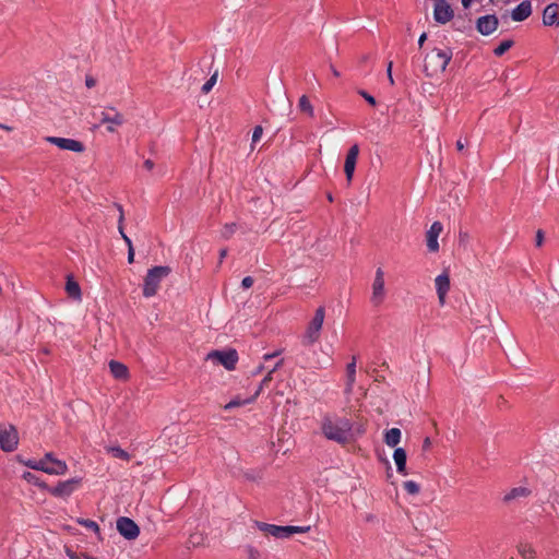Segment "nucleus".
I'll return each instance as SVG.
<instances>
[{"mask_svg":"<svg viewBox=\"0 0 559 559\" xmlns=\"http://www.w3.org/2000/svg\"><path fill=\"white\" fill-rule=\"evenodd\" d=\"M79 483L80 479L76 478L68 479L66 481L58 483V485L52 488H48V491L55 497H69Z\"/></svg>","mask_w":559,"mask_h":559,"instance_id":"obj_15","label":"nucleus"},{"mask_svg":"<svg viewBox=\"0 0 559 559\" xmlns=\"http://www.w3.org/2000/svg\"><path fill=\"white\" fill-rule=\"evenodd\" d=\"M23 478L25 480H27L28 483H33V484L38 485V486H43L41 484H39L37 481V477L33 473H31V472L24 473Z\"/></svg>","mask_w":559,"mask_h":559,"instance_id":"obj_42","label":"nucleus"},{"mask_svg":"<svg viewBox=\"0 0 559 559\" xmlns=\"http://www.w3.org/2000/svg\"><path fill=\"white\" fill-rule=\"evenodd\" d=\"M393 459L396 465V471L402 475H407L406 460L407 454L403 448H396L393 453Z\"/></svg>","mask_w":559,"mask_h":559,"instance_id":"obj_22","label":"nucleus"},{"mask_svg":"<svg viewBox=\"0 0 559 559\" xmlns=\"http://www.w3.org/2000/svg\"><path fill=\"white\" fill-rule=\"evenodd\" d=\"M67 555H68V557H69L70 559H84V555H85V554H81V555H79V554H76V552H74V551H72V550H70V549H67Z\"/></svg>","mask_w":559,"mask_h":559,"instance_id":"obj_46","label":"nucleus"},{"mask_svg":"<svg viewBox=\"0 0 559 559\" xmlns=\"http://www.w3.org/2000/svg\"><path fill=\"white\" fill-rule=\"evenodd\" d=\"M532 14V3L530 0L522 1L511 12V17L515 22L525 21Z\"/></svg>","mask_w":559,"mask_h":559,"instance_id":"obj_18","label":"nucleus"},{"mask_svg":"<svg viewBox=\"0 0 559 559\" xmlns=\"http://www.w3.org/2000/svg\"><path fill=\"white\" fill-rule=\"evenodd\" d=\"M19 444L17 430L13 425L0 427V448L5 452H12Z\"/></svg>","mask_w":559,"mask_h":559,"instance_id":"obj_8","label":"nucleus"},{"mask_svg":"<svg viewBox=\"0 0 559 559\" xmlns=\"http://www.w3.org/2000/svg\"><path fill=\"white\" fill-rule=\"evenodd\" d=\"M117 531L128 540H134L140 535V527L138 524L127 516H120L117 520Z\"/></svg>","mask_w":559,"mask_h":559,"instance_id":"obj_9","label":"nucleus"},{"mask_svg":"<svg viewBox=\"0 0 559 559\" xmlns=\"http://www.w3.org/2000/svg\"><path fill=\"white\" fill-rule=\"evenodd\" d=\"M263 134V129L261 126H257L254 129H253V133H252V144L257 143L261 136Z\"/></svg>","mask_w":559,"mask_h":559,"instance_id":"obj_39","label":"nucleus"},{"mask_svg":"<svg viewBox=\"0 0 559 559\" xmlns=\"http://www.w3.org/2000/svg\"><path fill=\"white\" fill-rule=\"evenodd\" d=\"M438 299L441 306L445 302V296L450 289V277L447 272L438 275L435 280Z\"/></svg>","mask_w":559,"mask_h":559,"instance_id":"obj_17","label":"nucleus"},{"mask_svg":"<svg viewBox=\"0 0 559 559\" xmlns=\"http://www.w3.org/2000/svg\"><path fill=\"white\" fill-rule=\"evenodd\" d=\"M392 67H393V63H392V61H390L386 67V73H388V79H389L391 85L394 84V79L392 75Z\"/></svg>","mask_w":559,"mask_h":559,"instance_id":"obj_45","label":"nucleus"},{"mask_svg":"<svg viewBox=\"0 0 559 559\" xmlns=\"http://www.w3.org/2000/svg\"><path fill=\"white\" fill-rule=\"evenodd\" d=\"M358 155H359L358 144L352 145L346 154L345 164H344V173H345L346 180H347L348 185L353 180Z\"/></svg>","mask_w":559,"mask_h":559,"instance_id":"obj_13","label":"nucleus"},{"mask_svg":"<svg viewBox=\"0 0 559 559\" xmlns=\"http://www.w3.org/2000/svg\"><path fill=\"white\" fill-rule=\"evenodd\" d=\"M258 526L261 531L276 538H287L295 533H306L310 530V526H280L267 523H258Z\"/></svg>","mask_w":559,"mask_h":559,"instance_id":"obj_5","label":"nucleus"},{"mask_svg":"<svg viewBox=\"0 0 559 559\" xmlns=\"http://www.w3.org/2000/svg\"><path fill=\"white\" fill-rule=\"evenodd\" d=\"M206 360H211L214 364L222 365L227 370H234L238 361V354L236 349L212 350L207 354Z\"/></svg>","mask_w":559,"mask_h":559,"instance_id":"obj_6","label":"nucleus"},{"mask_svg":"<svg viewBox=\"0 0 559 559\" xmlns=\"http://www.w3.org/2000/svg\"><path fill=\"white\" fill-rule=\"evenodd\" d=\"M330 68L335 78H338L341 75V73L334 68V66L331 64Z\"/></svg>","mask_w":559,"mask_h":559,"instance_id":"obj_56","label":"nucleus"},{"mask_svg":"<svg viewBox=\"0 0 559 559\" xmlns=\"http://www.w3.org/2000/svg\"><path fill=\"white\" fill-rule=\"evenodd\" d=\"M68 471L67 463L61 460H53L49 464L44 463V473L49 475H64Z\"/></svg>","mask_w":559,"mask_h":559,"instance_id":"obj_20","label":"nucleus"},{"mask_svg":"<svg viewBox=\"0 0 559 559\" xmlns=\"http://www.w3.org/2000/svg\"><path fill=\"white\" fill-rule=\"evenodd\" d=\"M126 119L115 107L107 106L99 114V123L107 124L108 132H115L117 127L124 123Z\"/></svg>","mask_w":559,"mask_h":559,"instance_id":"obj_7","label":"nucleus"},{"mask_svg":"<svg viewBox=\"0 0 559 559\" xmlns=\"http://www.w3.org/2000/svg\"><path fill=\"white\" fill-rule=\"evenodd\" d=\"M119 233H120V235H121L122 239L124 240L126 245H127L128 247H130V245H132V241H131V239H130V238L124 234L123 228H122V229H119Z\"/></svg>","mask_w":559,"mask_h":559,"instance_id":"obj_50","label":"nucleus"},{"mask_svg":"<svg viewBox=\"0 0 559 559\" xmlns=\"http://www.w3.org/2000/svg\"><path fill=\"white\" fill-rule=\"evenodd\" d=\"M453 52L451 49L441 50L433 49L430 53H427L424 60V72L428 78H432L439 72H443L447 66L451 61Z\"/></svg>","mask_w":559,"mask_h":559,"instance_id":"obj_2","label":"nucleus"},{"mask_svg":"<svg viewBox=\"0 0 559 559\" xmlns=\"http://www.w3.org/2000/svg\"><path fill=\"white\" fill-rule=\"evenodd\" d=\"M236 227L235 223L226 224L222 230V237L225 239L230 238L236 231Z\"/></svg>","mask_w":559,"mask_h":559,"instance_id":"obj_36","label":"nucleus"},{"mask_svg":"<svg viewBox=\"0 0 559 559\" xmlns=\"http://www.w3.org/2000/svg\"><path fill=\"white\" fill-rule=\"evenodd\" d=\"M66 292L68 296L74 300H81L82 298L80 285L76 281H74L72 275L67 276Z\"/></svg>","mask_w":559,"mask_h":559,"instance_id":"obj_23","label":"nucleus"},{"mask_svg":"<svg viewBox=\"0 0 559 559\" xmlns=\"http://www.w3.org/2000/svg\"><path fill=\"white\" fill-rule=\"evenodd\" d=\"M133 261H134V249H133V246L130 245V247H128V262L132 263Z\"/></svg>","mask_w":559,"mask_h":559,"instance_id":"obj_49","label":"nucleus"},{"mask_svg":"<svg viewBox=\"0 0 559 559\" xmlns=\"http://www.w3.org/2000/svg\"><path fill=\"white\" fill-rule=\"evenodd\" d=\"M473 0H462V4L464 8H468Z\"/></svg>","mask_w":559,"mask_h":559,"instance_id":"obj_57","label":"nucleus"},{"mask_svg":"<svg viewBox=\"0 0 559 559\" xmlns=\"http://www.w3.org/2000/svg\"><path fill=\"white\" fill-rule=\"evenodd\" d=\"M217 72H215L202 86V92L204 94H207L212 88L213 86L215 85L216 81H217Z\"/></svg>","mask_w":559,"mask_h":559,"instance_id":"obj_35","label":"nucleus"},{"mask_svg":"<svg viewBox=\"0 0 559 559\" xmlns=\"http://www.w3.org/2000/svg\"><path fill=\"white\" fill-rule=\"evenodd\" d=\"M283 365V359L278 360L274 368L272 370L269 371V373L263 378V380L261 381L259 388L257 390H260V392L262 391L263 386L264 385H267L269 382L272 381V373L277 370L281 366Z\"/></svg>","mask_w":559,"mask_h":559,"instance_id":"obj_32","label":"nucleus"},{"mask_svg":"<svg viewBox=\"0 0 559 559\" xmlns=\"http://www.w3.org/2000/svg\"><path fill=\"white\" fill-rule=\"evenodd\" d=\"M275 356H277V353H274V354H266V355H264V359H265V360H269V359H271V358H273V357H275Z\"/></svg>","mask_w":559,"mask_h":559,"instance_id":"obj_58","label":"nucleus"},{"mask_svg":"<svg viewBox=\"0 0 559 559\" xmlns=\"http://www.w3.org/2000/svg\"><path fill=\"white\" fill-rule=\"evenodd\" d=\"M367 59H368V56H364V57L361 58V61H362V62H365V61H367Z\"/></svg>","mask_w":559,"mask_h":559,"instance_id":"obj_63","label":"nucleus"},{"mask_svg":"<svg viewBox=\"0 0 559 559\" xmlns=\"http://www.w3.org/2000/svg\"><path fill=\"white\" fill-rule=\"evenodd\" d=\"M427 39V34L426 33H423L420 36H419V39H418V46L419 47H423L425 40Z\"/></svg>","mask_w":559,"mask_h":559,"instance_id":"obj_54","label":"nucleus"},{"mask_svg":"<svg viewBox=\"0 0 559 559\" xmlns=\"http://www.w3.org/2000/svg\"><path fill=\"white\" fill-rule=\"evenodd\" d=\"M115 206L117 207L119 212V218H118V229H122L123 221H124V213L121 204L116 203Z\"/></svg>","mask_w":559,"mask_h":559,"instance_id":"obj_40","label":"nucleus"},{"mask_svg":"<svg viewBox=\"0 0 559 559\" xmlns=\"http://www.w3.org/2000/svg\"><path fill=\"white\" fill-rule=\"evenodd\" d=\"M544 231L542 229H538L536 231V238H535V243H536V247H540L544 242Z\"/></svg>","mask_w":559,"mask_h":559,"instance_id":"obj_44","label":"nucleus"},{"mask_svg":"<svg viewBox=\"0 0 559 559\" xmlns=\"http://www.w3.org/2000/svg\"><path fill=\"white\" fill-rule=\"evenodd\" d=\"M401 430L399 428H391L386 430L384 435V442L386 445L394 448L396 447L401 441Z\"/></svg>","mask_w":559,"mask_h":559,"instance_id":"obj_26","label":"nucleus"},{"mask_svg":"<svg viewBox=\"0 0 559 559\" xmlns=\"http://www.w3.org/2000/svg\"><path fill=\"white\" fill-rule=\"evenodd\" d=\"M253 283L254 280L251 276H246L241 282V286L242 288L248 289L253 285Z\"/></svg>","mask_w":559,"mask_h":559,"instance_id":"obj_43","label":"nucleus"},{"mask_svg":"<svg viewBox=\"0 0 559 559\" xmlns=\"http://www.w3.org/2000/svg\"><path fill=\"white\" fill-rule=\"evenodd\" d=\"M499 25V20L495 14H488L478 17L476 29L484 36L491 35Z\"/></svg>","mask_w":559,"mask_h":559,"instance_id":"obj_12","label":"nucleus"},{"mask_svg":"<svg viewBox=\"0 0 559 559\" xmlns=\"http://www.w3.org/2000/svg\"><path fill=\"white\" fill-rule=\"evenodd\" d=\"M513 40L511 39H507V40H502L493 50V53L497 56V57H501L504 52H507L512 46H513Z\"/></svg>","mask_w":559,"mask_h":559,"instance_id":"obj_31","label":"nucleus"},{"mask_svg":"<svg viewBox=\"0 0 559 559\" xmlns=\"http://www.w3.org/2000/svg\"><path fill=\"white\" fill-rule=\"evenodd\" d=\"M442 230V224L440 222H433L427 231V248L430 252H437L439 250L438 237Z\"/></svg>","mask_w":559,"mask_h":559,"instance_id":"obj_16","label":"nucleus"},{"mask_svg":"<svg viewBox=\"0 0 559 559\" xmlns=\"http://www.w3.org/2000/svg\"><path fill=\"white\" fill-rule=\"evenodd\" d=\"M46 140L47 142L58 146L61 150L72 151L76 153H82L85 150L84 144L78 140L58 136H48Z\"/></svg>","mask_w":559,"mask_h":559,"instance_id":"obj_11","label":"nucleus"},{"mask_svg":"<svg viewBox=\"0 0 559 559\" xmlns=\"http://www.w3.org/2000/svg\"><path fill=\"white\" fill-rule=\"evenodd\" d=\"M25 466L32 468V469H37V471H41L44 472V463L45 462H41L40 460H27L25 462H23Z\"/></svg>","mask_w":559,"mask_h":559,"instance_id":"obj_37","label":"nucleus"},{"mask_svg":"<svg viewBox=\"0 0 559 559\" xmlns=\"http://www.w3.org/2000/svg\"><path fill=\"white\" fill-rule=\"evenodd\" d=\"M109 369L115 379L123 381L129 379V369L124 364L117 360H110Z\"/></svg>","mask_w":559,"mask_h":559,"instance_id":"obj_19","label":"nucleus"},{"mask_svg":"<svg viewBox=\"0 0 559 559\" xmlns=\"http://www.w3.org/2000/svg\"><path fill=\"white\" fill-rule=\"evenodd\" d=\"M259 394H260V390H257L254 392V394L252 396L248 397V399L241 400L239 397H236V399L231 400L229 403H227L224 406V408L225 409H231V408H235V407H238V406L250 404V403L255 401V399L259 396Z\"/></svg>","mask_w":559,"mask_h":559,"instance_id":"obj_28","label":"nucleus"},{"mask_svg":"<svg viewBox=\"0 0 559 559\" xmlns=\"http://www.w3.org/2000/svg\"><path fill=\"white\" fill-rule=\"evenodd\" d=\"M464 146L465 145H464V143L461 140L456 141V148H457V151H463Z\"/></svg>","mask_w":559,"mask_h":559,"instance_id":"obj_55","label":"nucleus"},{"mask_svg":"<svg viewBox=\"0 0 559 559\" xmlns=\"http://www.w3.org/2000/svg\"><path fill=\"white\" fill-rule=\"evenodd\" d=\"M404 489L409 495H417L420 491L419 485L414 480H407L403 484Z\"/></svg>","mask_w":559,"mask_h":559,"instance_id":"obj_34","label":"nucleus"},{"mask_svg":"<svg viewBox=\"0 0 559 559\" xmlns=\"http://www.w3.org/2000/svg\"><path fill=\"white\" fill-rule=\"evenodd\" d=\"M559 5L554 2L548 4L543 12V23L546 26L555 25L558 20Z\"/></svg>","mask_w":559,"mask_h":559,"instance_id":"obj_21","label":"nucleus"},{"mask_svg":"<svg viewBox=\"0 0 559 559\" xmlns=\"http://www.w3.org/2000/svg\"><path fill=\"white\" fill-rule=\"evenodd\" d=\"M358 94L360 96H362L366 99V102L368 104H370L371 106H376L377 105L376 98L373 96H371L370 94H368L366 91L359 90Z\"/></svg>","mask_w":559,"mask_h":559,"instance_id":"obj_38","label":"nucleus"},{"mask_svg":"<svg viewBox=\"0 0 559 559\" xmlns=\"http://www.w3.org/2000/svg\"><path fill=\"white\" fill-rule=\"evenodd\" d=\"M384 272L381 267H379L376 271V276L372 283L371 302L374 306L381 305L384 299Z\"/></svg>","mask_w":559,"mask_h":559,"instance_id":"obj_10","label":"nucleus"},{"mask_svg":"<svg viewBox=\"0 0 559 559\" xmlns=\"http://www.w3.org/2000/svg\"><path fill=\"white\" fill-rule=\"evenodd\" d=\"M453 15V10L447 1L435 3L433 17L436 22L445 24L452 20Z\"/></svg>","mask_w":559,"mask_h":559,"instance_id":"obj_14","label":"nucleus"},{"mask_svg":"<svg viewBox=\"0 0 559 559\" xmlns=\"http://www.w3.org/2000/svg\"><path fill=\"white\" fill-rule=\"evenodd\" d=\"M323 436L340 444H346L352 439V423L347 418H331L325 416L321 423Z\"/></svg>","mask_w":559,"mask_h":559,"instance_id":"obj_1","label":"nucleus"},{"mask_svg":"<svg viewBox=\"0 0 559 559\" xmlns=\"http://www.w3.org/2000/svg\"><path fill=\"white\" fill-rule=\"evenodd\" d=\"M226 255H227V249H226V248H224V249H222V250L219 251V262H218L219 264H222V262H223V260L226 258Z\"/></svg>","mask_w":559,"mask_h":559,"instance_id":"obj_53","label":"nucleus"},{"mask_svg":"<svg viewBox=\"0 0 559 559\" xmlns=\"http://www.w3.org/2000/svg\"><path fill=\"white\" fill-rule=\"evenodd\" d=\"M298 107L301 111L308 114L310 117L313 116V107L312 105L310 104V100L309 98L306 96V95H302L300 98H299V102H298Z\"/></svg>","mask_w":559,"mask_h":559,"instance_id":"obj_29","label":"nucleus"},{"mask_svg":"<svg viewBox=\"0 0 559 559\" xmlns=\"http://www.w3.org/2000/svg\"><path fill=\"white\" fill-rule=\"evenodd\" d=\"M328 200H329L330 202H332V201H333V197H332V194H331V193H329V194H328Z\"/></svg>","mask_w":559,"mask_h":559,"instance_id":"obj_62","label":"nucleus"},{"mask_svg":"<svg viewBox=\"0 0 559 559\" xmlns=\"http://www.w3.org/2000/svg\"><path fill=\"white\" fill-rule=\"evenodd\" d=\"M85 85L88 87V88H92L96 85V80L93 78V76H86L85 79Z\"/></svg>","mask_w":559,"mask_h":559,"instance_id":"obj_48","label":"nucleus"},{"mask_svg":"<svg viewBox=\"0 0 559 559\" xmlns=\"http://www.w3.org/2000/svg\"><path fill=\"white\" fill-rule=\"evenodd\" d=\"M530 493L531 491L526 487H515L504 495L503 501L509 503L515 499L527 497Z\"/></svg>","mask_w":559,"mask_h":559,"instance_id":"obj_24","label":"nucleus"},{"mask_svg":"<svg viewBox=\"0 0 559 559\" xmlns=\"http://www.w3.org/2000/svg\"><path fill=\"white\" fill-rule=\"evenodd\" d=\"M247 555H248V559H259L260 558V552L251 546L247 547Z\"/></svg>","mask_w":559,"mask_h":559,"instance_id":"obj_41","label":"nucleus"},{"mask_svg":"<svg viewBox=\"0 0 559 559\" xmlns=\"http://www.w3.org/2000/svg\"><path fill=\"white\" fill-rule=\"evenodd\" d=\"M325 309L324 307H319L316 310L314 317L309 322L307 330L302 336V344L305 346H310L319 341L320 332L324 322Z\"/></svg>","mask_w":559,"mask_h":559,"instance_id":"obj_4","label":"nucleus"},{"mask_svg":"<svg viewBox=\"0 0 559 559\" xmlns=\"http://www.w3.org/2000/svg\"><path fill=\"white\" fill-rule=\"evenodd\" d=\"M171 269L167 265H159L150 269L144 277L143 296L146 298L153 297L157 294L160 282L167 277Z\"/></svg>","mask_w":559,"mask_h":559,"instance_id":"obj_3","label":"nucleus"},{"mask_svg":"<svg viewBox=\"0 0 559 559\" xmlns=\"http://www.w3.org/2000/svg\"><path fill=\"white\" fill-rule=\"evenodd\" d=\"M247 477H248L249 479H251V480H254L253 475H250V476H249V475H247Z\"/></svg>","mask_w":559,"mask_h":559,"instance_id":"obj_64","label":"nucleus"},{"mask_svg":"<svg viewBox=\"0 0 559 559\" xmlns=\"http://www.w3.org/2000/svg\"><path fill=\"white\" fill-rule=\"evenodd\" d=\"M108 452L116 459H120L123 461L130 460V454L120 447H110L108 448Z\"/></svg>","mask_w":559,"mask_h":559,"instance_id":"obj_30","label":"nucleus"},{"mask_svg":"<svg viewBox=\"0 0 559 559\" xmlns=\"http://www.w3.org/2000/svg\"><path fill=\"white\" fill-rule=\"evenodd\" d=\"M347 373V382H346V392L350 393L355 383L356 377V357L353 356L352 361L346 366Z\"/></svg>","mask_w":559,"mask_h":559,"instance_id":"obj_25","label":"nucleus"},{"mask_svg":"<svg viewBox=\"0 0 559 559\" xmlns=\"http://www.w3.org/2000/svg\"><path fill=\"white\" fill-rule=\"evenodd\" d=\"M78 523L88 530L94 531L95 533H99L98 524L90 519H78Z\"/></svg>","mask_w":559,"mask_h":559,"instance_id":"obj_33","label":"nucleus"},{"mask_svg":"<svg viewBox=\"0 0 559 559\" xmlns=\"http://www.w3.org/2000/svg\"><path fill=\"white\" fill-rule=\"evenodd\" d=\"M53 460H56V457L53 456V454L51 452L46 453L45 456L43 459H40V461L45 462L46 464H49Z\"/></svg>","mask_w":559,"mask_h":559,"instance_id":"obj_47","label":"nucleus"},{"mask_svg":"<svg viewBox=\"0 0 559 559\" xmlns=\"http://www.w3.org/2000/svg\"><path fill=\"white\" fill-rule=\"evenodd\" d=\"M262 369H263V366H259V367L257 368V371L254 372V374L260 373Z\"/></svg>","mask_w":559,"mask_h":559,"instance_id":"obj_61","label":"nucleus"},{"mask_svg":"<svg viewBox=\"0 0 559 559\" xmlns=\"http://www.w3.org/2000/svg\"><path fill=\"white\" fill-rule=\"evenodd\" d=\"M516 548L523 559H536V550L530 543H520Z\"/></svg>","mask_w":559,"mask_h":559,"instance_id":"obj_27","label":"nucleus"},{"mask_svg":"<svg viewBox=\"0 0 559 559\" xmlns=\"http://www.w3.org/2000/svg\"><path fill=\"white\" fill-rule=\"evenodd\" d=\"M143 165L147 170H152L154 168V162L151 159H146Z\"/></svg>","mask_w":559,"mask_h":559,"instance_id":"obj_52","label":"nucleus"},{"mask_svg":"<svg viewBox=\"0 0 559 559\" xmlns=\"http://www.w3.org/2000/svg\"><path fill=\"white\" fill-rule=\"evenodd\" d=\"M431 447V440L429 437H426L423 442V450H428Z\"/></svg>","mask_w":559,"mask_h":559,"instance_id":"obj_51","label":"nucleus"},{"mask_svg":"<svg viewBox=\"0 0 559 559\" xmlns=\"http://www.w3.org/2000/svg\"><path fill=\"white\" fill-rule=\"evenodd\" d=\"M467 237V234L466 233H460V238L461 240L465 239Z\"/></svg>","mask_w":559,"mask_h":559,"instance_id":"obj_59","label":"nucleus"},{"mask_svg":"<svg viewBox=\"0 0 559 559\" xmlns=\"http://www.w3.org/2000/svg\"><path fill=\"white\" fill-rule=\"evenodd\" d=\"M0 128L4 129V130H8V131H11L12 128L11 127H8V126H3V124H0Z\"/></svg>","mask_w":559,"mask_h":559,"instance_id":"obj_60","label":"nucleus"}]
</instances>
